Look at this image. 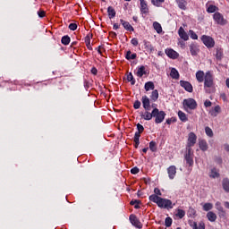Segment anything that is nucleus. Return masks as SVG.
<instances>
[{
	"instance_id": "f257e3e1",
	"label": "nucleus",
	"mask_w": 229,
	"mask_h": 229,
	"mask_svg": "<svg viewBox=\"0 0 229 229\" xmlns=\"http://www.w3.org/2000/svg\"><path fill=\"white\" fill-rule=\"evenodd\" d=\"M141 103L144 110H146L144 113H141V118L145 121H151L154 117V109L151 113L149 112L151 110V100H149L148 96H143L141 98Z\"/></svg>"
},
{
	"instance_id": "f03ea898",
	"label": "nucleus",
	"mask_w": 229,
	"mask_h": 229,
	"mask_svg": "<svg viewBox=\"0 0 229 229\" xmlns=\"http://www.w3.org/2000/svg\"><path fill=\"white\" fill-rule=\"evenodd\" d=\"M148 199L152 201V203H156L159 208H173V201H171V199H164L157 195H150Z\"/></svg>"
},
{
	"instance_id": "7ed1b4c3",
	"label": "nucleus",
	"mask_w": 229,
	"mask_h": 229,
	"mask_svg": "<svg viewBox=\"0 0 229 229\" xmlns=\"http://www.w3.org/2000/svg\"><path fill=\"white\" fill-rule=\"evenodd\" d=\"M216 87L214 84V75L212 72H207L204 77V89L207 94H212Z\"/></svg>"
},
{
	"instance_id": "20e7f679",
	"label": "nucleus",
	"mask_w": 229,
	"mask_h": 229,
	"mask_svg": "<svg viewBox=\"0 0 229 229\" xmlns=\"http://www.w3.org/2000/svg\"><path fill=\"white\" fill-rule=\"evenodd\" d=\"M183 108L186 110V112H189V110H196L198 108V103L194 98H186L182 102Z\"/></svg>"
},
{
	"instance_id": "39448f33",
	"label": "nucleus",
	"mask_w": 229,
	"mask_h": 229,
	"mask_svg": "<svg viewBox=\"0 0 229 229\" xmlns=\"http://www.w3.org/2000/svg\"><path fill=\"white\" fill-rule=\"evenodd\" d=\"M156 124H160L164 123V119H165V112L158 110V108H154V116Z\"/></svg>"
},
{
	"instance_id": "423d86ee",
	"label": "nucleus",
	"mask_w": 229,
	"mask_h": 229,
	"mask_svg": "<svg viewBox=\"0 0 229 229\" xmlns=\"http://www.w3.org/2000/svg\"><path fill=\"white\" fill-rule=\"evenodd\" d=\"M184 158L186 160V164H188L190 167L194 165V151H192V148H186V154Z\"/></svg>"
},
{
	"instance_id": "0eeeda50",
	"label": "nucleus",
	"mask_w": 229,
	"mask_h": 229,
	"mask_svg": "<svg viewBox=\"0 0 229 229\" xmlns=\"http://www.w3.org/2000/svg\"><path fill=\"white\" fill-rule=\"evenodd\" d=\"M201 41L203 42L204 46L208 48H212L214 46H216V41L210 36L203 35L201 37Z\"/></svg>"
},
{
	"instance_id": "6e6552de",
	"label": "nucleus",
	"mask_w": 229,
	"mask_h": 229,
	"mask_svg": "<svg viewBox=\"0 0 229 229\" xmlns=\"http://www.w3.org/2000/svg\"><path fill=\"white\" fill-rule=\"evenodd\" d=\"M198 140V136H196V133L194 132H190L188 134V141H187V145L186 148H193V146H195L196 142Z\"/></svg>"
},
{
	"instance_id": "1a4fd4ad",
	"label": "nucleus",
	"mask_w": 229,
	"mask_h": 229,
	"mask_svg": "<svg viewBox=\"0 0 229 229\" xmlns=\"http://www.w3.org/2000/svg\"><path fill=\"white\" fill-rule=\"evenodd\" d=\"M213 19L217 24H220L221 26H225V24H226V21H225V18L221 13H215Z\"/></svg>"
},
{
	"instance_id": "9d476101",
	"label": "nucleus",
	"mask_w": 229,
	"mask_h": 229,
	"mask_svg": "<svg viewBox=\"0 0 229 229\" xmlns=\"http://www.w3.org/2000/svg\"><path fill=\"white\" fill-rule=\"evenodd\" d=\"M165 53L168 58H172V60H176L180 55L178 52L174 51L173 48H167L165 50Z\"/></svg>"
},
{
	"instance_id": "9b49d317",
	"label": "nucleus",
	"mask_w": 229,
	"mask_h": 229,
	"mask_svg": "<svg viewBox=\"0 0 229 229\" xmlns=\"http://www.w3.org/2000/svg\"><path fill=\"white\" fill-rule=\"evenodd\" d=\"M129 219L133 226L140 229L142 228V224L140 223V221H139V218H137L135 215H131Z\"/></svg>"
},
{
	"instance_id": "f8f14e48",
	"label": "nucleus",
	"mask_w": 229,
	"mask_h": 229,
	"mask_svg": "<svg viewBox=\"0 0 229 229\" xmlns=\"http://www.w3.org/2000/svg\"><path fill=\"white\" fill-rule=\"evenodd\" d=\"M140 9L141 13H149V7H148V3L145 0H140Z\"/></svg>"
},
{
	"instance_id": "ddd939ff",
	"label": "nucleus",
	"mask_w": 229,
	"mask_h": 229,
	"mask_svg": "<svg viewBox=\"0 0 229 229\" xmlns=\"http://www.w3.org/2000/svg\"><path fill=\"white\" fill-rule=\"evenodd\" d=\"M180 85L183 89L186 90V92H192L193 90L192 84H191L189 81H180Z\"/></svg>"
},
{
	"instance_id": "4468645a",
	"label": "nucleus",
	"mask_w": 229,
	"mask_h": 229,
	"mask_svg": "<svg viewBox=\"0 0 229 229\" xmlns=\"http://www.w3.org/2000/svg\"><path fill=\"white\" fill-rule=\"evenodd\" d=\"M190 52L192 56H196L199 53V46L196 43H191L190 45Z\"/></svg>"
},
{
	"instance_id": "2eb2a0df",
	"label": "nucleus",
	"mask_w": 229,
	"mask_h": 229,
	"mask_svg": "<svg viewBox=\"0 0 229 229\" xmlns=\"http://www.w3.org/2000/svg\"><path fill=\"white\" fill-rule=\"evenodd\" d=\"M167 173L170 180H174V177L176 176V166L171 165L167 168Z\"/></svg>"
},
{
	"instance_id": "dca6fc26",
	"label": "nucleus",
	"mask_w": 229,
	"mask_h": 229,
	"mask_svg": "<svg viewBox=\"0 0 229 229\" xmlns=\"http://www.w3.org/2000/svg\"><path fill=\"white\" fill-rule=\"evenodd\" d=\"M146 74H148V72H146V66L141 65L137 68L136 76H138V78H142Z\"/></svg>"
},
{
	"instance_id": "f3484780",
	"label": "nucleus",
	"mask_w": 229,
	"mask_h": 229,
	"mask_svg": "<svg viewBox=\"0 0 229 229\" xmlns=\"http://www.w3.org/2000/svg\"><path fill=\"white\" fill-rule=\"evenodd\" d=\"M144 47H145V50L148 53H153L155 51V47H153V45H151V43L148 40H144L143 41Z\"/></svg>"
},
{
	"instance_id": "a211bd4d",
	"label": "nucleus",
	"mask_w": 229,
	"mask_h": 229,
	"mask_svg": "<svg viewBox=\"0 0 229 229\" xmlns=\"http://www.w3.org/2000/svg\"><path fill=\"white\" fill-rule=\"evenodd\" d=\"M196 80L199 81V83H203L205 80V72L203 71H198L196 72Z\"/></svg>"
},
{
	"instance_id": "6ab92c4d",
	"label": "nucleus",
	"mask_w": 229,
	"mask_h": 229,
	"mask_svg": "<svg viewBox=\"0 0 229 229\" xmlns=\"http://www.w3.org/2000/svg\"><path fill=\"white\" fill-rule=\"evenodd\" d=\"M178 35L182 40H189V35H187V32H185V30H183L182 27L179 28Z\"/></svg>"
},
{
	"instance_id": "aec40b11",
	"label": "nucleus",
	"mask_w": 229,
	"mask_h": 229,
	"mask_svg": "<svg viewBox=\"0 0 229 229\" xmlns=\"http://www.w3.org/2000/svg\"><path fill=\"white\" fill-rule=\"evenodd\" d=\"M120 22L127 31H134V29L130 22L125 21L124 20H120Z\"/></svg>"
},
{
	"instance_id": "412c9836",
	"label": "nucleus",
	"mask_w": 229,
	"mask_h": 229,
	"mask_svg": "<svg viewBox=\"0 0 229 229\" xmlns=\"http://www.w3.org/2000/svg\"><path fill=\"white\" fill-rule=\"evenodd\" d=\"M178 8L180 10H187V1L186 0H175Z\"/></svg>"
},
{
	"instance_id": "4be33fe9",
	"label": "nucleus",
	"mask_w": 229,
	"mask_h": 229,
	"mask_svg": "<svg viewBox=\"0 0 229 229\" xmlns=\"http://www.w3.org/2000/svg\"><path fill=\"white\" fill-rule=\"evenodd\" d=\"M207 217L208 219V221H210L211 223H215V221L217 219V215H216V213L209 211L207 214Z\"/></svg>"
},
{
	"instance_id": "5701e85b",
	"label": "nucleus",
	"mask_w": 229,
	"mask_h": 229,
	"mask_svg": "<svg viewBox=\"0 0 229 229\" xmlns=\"http://www.w3.org/2000/svg\"><path fill=\"white\" fill-rule=\"evenodd\" d=\"M170 76L173 78V80H180V73L175 68L171 69Z\"/></svg>"
},
{
	"instance_id": "b1692460",
	"label": "nucleus",
	"mask_w": 229,
	"mask_h": 229,
	"mask_svg": "<svg viewBox=\"0 0 229 229\" xmlns=\"http://www.w3.org/2000/svg\"><path fill=\"white\" fill-rule=\"evenodd\" d=\"M144 89L147 92H149V90H155V83H153V81H148L145 83Z\"/></svg>"
},
{
	"instance_id": "393cba45",
	"label": "nucleus",
	"mask_w": 229,
	"mask_h": 229,
	"mask_svg": "<svg viewBox=\"0 0 229 229\" xmlns=\"http://www.w3.org/2000/svg\"><path fill=\"white\" fill-rule=\"evenodd\" d=\"M215 207H216V210H218L220 216H225L226 215V212H225V209L223 208V206H221V202L217 201L215 204Z\"/></svg>"
},
{
	"instance_id": "a878e982",
	"label": "nucleus",
	"mask_w": 229,
	"mask_h": 229,
	"mask_svg": "<svg viewBox=\"0 0 229 229\" xmlns=\"http://www.w3.org/2000/svg\"><path fill=\"white\" fill-rule=\"evenodd\" d=\"M199 148L201 151H207L208 149V144L207 143V140H202L199 142Z\"/></svg>"
},
{
	"instance_id": "bb28decb",
	"label": "nucleus",
	"mask_w": 229,
	"mask_h": 229,
	"mask_svg": "<svg viewBox=\"0 0 229 229\" xmlns=\"http://www.w3.org/2000/svg\"><path fill=\"white\" fill-rule=\"evenodd\" d=\"M221 112V107L219 106H215L214 109H212L209 114L212 115V117H217V114Z\"/></svg>"
},
{
	"instance_id": "cd10ccee",
	"label": "nucleus",
	"mask_w": 229,
	"mask_h": 229,
	"mask_svg": "<svg viewBox=\"0 0 229 229\" xmlns=\"http://www.w3.org/2000/svg\"><path fill=\"white\" fill-rule=\"evenodd\" d=\"M153 28L157 31V33H162V25L158 21L153 22Z\"/></svg>"
},
{
	"instance_id": "c85d7f7f",
	"label": "nucleus",
	"mask_w": 229,
	"mask_h": 229,
	"mask_svg": "<svg viewBox=\"0 0 229 229\" xmlns=\"http://www.w3.org/2000/svg\"><path fill=\"white\" fill-rule=\"evenodd\" d=\"M178 117L182 123H187V121H189V119L187 118V114H185V113H183L182 111L178 112Z\"/></svg>"
},
{
	"instance_id": "c756f323",
	"label": "nucleus",
	"mask_w": 229,
	"mask_h": 229,
	"mask_svg": "<svg viewBox=\"0 0 229 229\" xmlns=\"http://www.w3.org/2000/svg\"><path fill=\"white\" fill-rule=\"evenodd\" d=\"M223 189L225 192H229V179L225 178L222 182Z\"/></svg>"
},
{
	"instance_id": "7c9ffc66",
	"label": "nucleus",
	"mask_w": 229,
	"mask_h": 229,
	"mask_svg": "<svg viewBox=\"0 0 229 229\" xmlns=\"http://www.w3.org/2000/svg\"><path fill=\"white\" fill-rule=\"evenodd\" d=\"M107 13H108V17L109 19H114V17H115V9H114V7L109 6L107 8Z\"/></svg>"
},
{
	"instance_id": "2f4dec72",
	"label": "nucleus",
	"mask_w": 229,
	"mask_h": 229,
	"mask_svg": "<svg viewBox=\"0 0 229 229\" xmlns=\"http://www.w3.org/2000/svg\"><path fill=\"white\" fill-rule=\"evenodd\" d=\"M210 178H219V172L216 168H212L209 173Z\"/></svg>"
},
{
	"instance_id": "473e14b6",
	"label": "nucleus",
	"mask_w": 229,
	"mask_h": 229,
	"mask_svg": "<svg viewBox=\"0 0 229 229\" xmlns=\"http://www.w3.org/2000/svg\"><path fill=\"white\" fill-rule=\"evenodd\" d=\"M125 58L127 60H135L137 58V54H131V51H127Z\"/></svg>"
},
{
	"instance_id": "72a5a7b5",
	"label": "nucleus",
	"mask_w": 229,
	"mask_h": 229,
	"mask_svg": "<svg viewBox=\"0 0 229 229\" xmlns=\"http://www.w3.org/2000/svg\"><path fill=\"white\" fill-rule=\"evenodd\" d=\"M157 99H158V90L155 89L152 91L150 95V100L155 102Z\"/></svg>"
},
{
	"instance_id": "f704fd0d",
	"label": "nucleus",
	"mask_w": 229,
	"mask_h": 229,
	"mask_svg": "<svg viewBox=\"0 0 229 229\" xmlns=\"http://www.w3.org/2000/svg\"><path fill=\"white\" fill-rule=\"evenodd\" d=\"M90 38H91L90 35L86 36L84 38V42H85L88 49L92 50V46L90 45Z\"/></svg>"
},
{
	"instance_id": "c9c22d12",
	"label": "nucleus",
	"mask_w": 229,
	"mask_h": 229,
	"mask_svg": "<svg viewBox=\"0 0 229 229\" xmlns=\"http://www.w3.org/2000/svg\"><path fill=\"white\" fill-rule=\"evenodd\" d=\"M61 42L64 44V46H69L71 43V38L69 36H64L61 39Z\"/></svg>"
},
{
	"instance_id": "e433bc0d",
	"label": "nucleus",
	"mask_w": 229,
	"mask_h": 229,
	"mask_svg": "<svg viewBox=\"0 0 229 229\" xmlns=\"http://www.w3.org/2000/svg\"><path fill=\"white\" fill-rule=\"evenodd\" d=\"M216 57L217 60H221V58H223V49L222 48H216Z\"/></svg>"
},
{
	"instance_id": "4c0bfd02",
	"label": "nucleus",
	"mask_w": 229,
	"mask_h": 229,
	"mask_svg": "<svg viewBox=\"0 0 229 229\" xmlns=\"http://www.w3.org/2000/svg\"><path fill=\"white\" fill-rule=\"evenodd\" d=\"M214 208V205L212 203H205L203 205V210L205 212H208V210H212Z\"/></svg>"
},
{
	"instance_id": "58836bf2",
	"label": "nucleus",
	"mask_w": 229,
	"mask_h": 229,
	"mask_svg": "<svg viewBox=\"0 0 229 229\" xmlns=\"http://www.w3.org/2000/svg\"><path fill=\"white\" fill-rule=\"evenodd\" d=\"M217 10H219V8H217V6L209 5L207 9V12H208V13H214L215 12H217Z\"/></svg>"
},
{
	"instance_id": "ea45409f",
	"label": "nucleus",
	"mask_w": 229,
	"mask_h": 229,
	"mask_svg": "<svg viewBox=\"0 0 229 229\" xmlns=\"http://www.w3.org/2000/svg\"><path fill=\"white\" fill-rule=\"evenodd\" d=\"M127 81H131V85H135V79L133 78V74L131 72L127 74Z\"/></svg>"
},
{
	"instance_id": "a19ab883",
	"label": "nucleus",
	"mask_w": 229,
	"mask_h": 229,
	"mask_svg": "<svg viewBox=\"0 0 229 229\" xmlns=\"http://www.w3.org/2000/svg\"><path fill=\"white\" fill-rule=\"evenodd\" d=\"M149 149H150V151H152L153 153H155V151H157V142H155V141H150V142H149Z\"/></svg>"
},
{
	"instance_id": "79ce46f5",
	"label": "nucleus",
	"mask_w": 229,
	"mask_h": 229,
	"mask_svg": "<svg viewBox=\"0 0 229 229\" xmlns=\"http://www.w3.org/2000/svg\"><path fill=\"white\" fill-rule=\"evenodd\" d=\"M176 216L179 217L180 219H182V217H185V211H183V209H178Z\"/></svg>"
},
{
	"instance_id": "37998d69",
	"label": "nucleus",
	"mask_w": 229,
	"mask_h": 229,
	"mask_svg": "<svg viewBox=\"0 0 229 229\" xmlns=\"http://www.w3.org/2000/svg\"><path fill=\"white\" fill-rule=\"evenodd\" d=\"M205 131H206V135H208V137H214V131H212V129L210 127H206Z\"/></svg>"
},
{
	"instance_id": "c03bdc74",
	"label": "nucleus",
	"mask_w": 229,
	"mask_h": 229,
	"mask_svg": "<svg viewBox=\"0 0 229 229\" xmlns=\"http://www.w3.org/2000/svg\"><path fill=\"white\" fill-rule=\"evenodd\" d=\"M165 225L166 226V228H169L171 226V225H173V218L172 217H166L165 220Z\"/></svg>"
},
{
	"instance_id": "a18cd8bd",
	"label": "nucleus",
	"mask_w": 229,
	"mask_h": 229,
	"mask_svg": "<svg viewBox=\"0 0 229 229\" xmlns=\"http://www.w3.org/2000/svg\"><path fill=\"white\" fill-rule=\"evenodd\" d=\"M165 0H151V3L154 6L159 7L162 3H164Z\"/></svg>"
},
{
	"instance_id": "49530a36",
	"label": "nucleus",
	"mask_w": 229,
	"mask_h": 229,
	"mask_svg": "<svg viewBox=\"0 0 229 229\" xmlns=\"http://www.w3.org/2000/svg\"><path fill=\"white\" fill-rule=\"evenodd\" d=\"M140 133L141 132H138V131L135 132L134 142H136L137 144H140V141L139 140L140 139Z\"/></svg>"
},
{
	"instance_id": "de8ad7c7",
	"label": "nucleus",
	"mask_w": 229,
	"mask_h": 229,
	"mask_svg": "<svg viewBox=\"0 0 229 229\" xmlns=\"http://www.w3.org/2000/svg\"><path fill=\"white\" fill-rule=\"evenodd\" d=\"M152 196H158V198H160V196H162V191H160V189L155 188Z\"/></svg>"
},
{
	"instance_id": "09e8293b",
	"label": "nucleus",
	"mask_w": 229,
	"mask_h": 229,
	"mask_svg": "<svg viewBox=\"0 0 229 229\" xmlns=\"http://www.w3.org/2000/svg\"><path fill=\"white\" fill-rule=\"evenodd\" d=\"M69 30H71L72 31H76V30H78V25L76 23H71L69 25Z\"/></svg>"
},
{
	"instance_id": "8fccbe9b",
	"label": "nucleus",
	"mask_w": 229,
	"mask_h": 229,
	"mask_svg": "<svg viewBox=\"0 0 229 229\" xmlns=\"http://www.w3.org/2000/svg\"><path fill=\"white\" fill-rule=\"evenodd\" d=\"M190 33H191V38H192L193 40H198V34L197 33H195L192 30H190Z\"/></svg>"
},
{
	"instance_id": "3c124183",
	"label": "nucleus",
	"mask_w": 229,
	"mask_h": 229,
	"mask_svg": "<svg viewBox=\"0 0 229 229\" xmlns=\"http://www.w3.org/2000/svg\"><path fill=\"white\" fill-rule=\"evenodd\" d=\"M137 130L139 133H142V131H144V126L140 123L137 124Z\"/></svg>"
},
{
	"instance_id": "603ef678",
	"label": "nucleus",
	"mask_w": 229,
	"mask_h": 229,
	"mask_svg": "<svg viewBox=\"0 0 229 229\" xmlns=\"http://www.w3.org/2000/svg\"><path fill=\"white\" fill-rule=\"evenodd\" d=\"M133 107L135 108V110H139V108H140V101L136 100L134 102Z\"/></svg>"
},
{
	"instance_id": "864d4df0",
	"label": "nucleus",
	"mask_w": 229,
	"mask_h": 229,
	"mask_svg": "<svg viewBox=\"0 0 229 229\" xmlns=\"http://www.w3.org/2000/svg\"><path fill=\"white\" fill-rule=\"evenodd\" d=\"M189 225L193 229H198V224L196 222L190 221Z\"/></svg>"
},
{
	"instance_id": "5fc2aeb1",
	"label": "nucleus",
	"mask_w": 229,
	"mask_h": 229,
	"mask_svg": "<svg viewBox=\"0 0 229 229\" xmlns=\"http://www.w3.org/2000/svg\"><path fill=\"white\" fill-rule=\"evenodd\" d=\"M131 44H132V46H139V39H137V38H133L131 40Z\"/></svg>"
},
{
	"instance_id": "6e6d98bb",
	"label": "nucleus",
	"mask_w": 229,
	"mask_h": 229,
	"mask_svg": "<svg viewBox=\"0 0 229 229\" xmlns=\"http://www.w3.org/2000/svg\"><path fill=\"white\" fill-rule=\"evenodd\" d=\"M204 106H206V108H208V106H212V102L210 100H206L204 102Z\"/></svg>"
},
{
	"instance_id": "4d7b16f0",
	"label": "nucleus",
	"mask_w": 229,
	"mask_h": 229,
	"mask_svg": "<svg viewBox=\"0 0 229 229\" xmlns=\"http://www.w3.org/2000/svg\"><path fill=\"white\" fill-rule=\"evenodd\" d=\"M131 174H139V168H138V167H133V168L131 170Z\"/></svg>"
},
{
	"instance_id": "13d9d810",
	"label": "nucleus",
	"mask_w": 229,
	"mask_h": 229,
	"mask_svg": "<svg viewBox=\"0 0 229 229\" xmlns=\"http://www.w3.org/2000/svg\"><path fill=\"white\" fill-rule=\"evenodd\" d=\"M38 17H40V18L46 17V12H44V11H38Z\"/></svg>"
},
{
	"instance_id": "bf43d9fd",
	"label": "nucleus",
	"mask_w": 229,
	"mask_h": 229,
	"mask_svg": "<svg viewBox=\"0 0 229 229\" xmlns=\"http://www.w3.org/2000/svg\"><path fill=\"white\" fill-rule=\"evenodd\" d=\"M197 229H205V223L200 222V223L199 224V226L197 227Z\"/></svg>"
},
{
	"instance_id": "052dcab7",
	"label": "nucleus",
	"mask_w": 229,
	"mask_h": 229,
	"mask_svg": "<svg viewBox=\"0 0 229 229\" xmlns=\"http://www.w3.org/2000/svg\"><path fill=\"white\" fill-rule=\"evenodd\" d=\"M91 73L94 74V75L98 74V69L96 67H93L91 69Z\"/></svg>"
},
{
	"instance_id": "680f3d73",
	"label": "nucleus",
	"mask_w": 229,
	"mask_h": 229,
	"mask_svg": "<svg viewBox=\"0 0 229 229\" xmlns=\"http://www.w3.org/2000/svg\"><path fill=\"white\" fill-rule=\"evenodd\" d=\"M139 204V200H131V205H137Z\"/></svg>"
},
{
	"instance_id": "e2e57ef3",
	"label": "nucleus",
	"mask_w": 229,
	"mask_h": 229,
	"mask_svg": "<svg viewBox=\"0 0 229 229\" xmlns=\"http://www.w3.org/2000/svg\"><path fill=\"white\" fill-rule=\"evenodd\" d=\"M113 28H114V30H119V24L114 23Z\"/></svg>"
},
{
	"instance_id": "0e129e2a",
	"label": "nucleus",
	"mask_w": 229,
	"mask_h": 229,
	"mask_svg": "<svg viewBox=\"0 0 229 229\" xmlns=\"http://www.w3.org/2000/svg\"><path fill=\"white\" fill-rule=\"evenodd\" d=\"M224 148H225V151L229 152V145L228 144L224 145Z\"/></svg>"
},
{
	"instance_id": "69168bd1",
	"label": "nucleus",
	"mask_w": 229,
	"mask_h": 229,
	"mask_svg": "<svg viewBox=\"0 0 229 229\" xmlns=\"http://www.w3.org/2000/svg\"><path fill=\"white\" fill-rule=\"evenodd\" d=\"M224 205H225V208H229V202L228 201L225 202Z\"/></svg>"
},
{
	"instance_id": "338daca9",
	"label": "nucleus",
	"mask_w": 229,
	"mask_h": 229,
	"mask_svg": "<svg viewBox=\"0 0 229 229\" xmlns=\"http://www.w3.org/2000/svg\"><path fill=\"white\" fill-rule=\"evenodd\" d=\"M148 148H143L142 149L143 153H148Z\"/></svg>"
},
{
	"instance_id": "774afa93",
	"label": "nucleus",
	"mask_w": 229,
	"mask_h": 229,
	"mask_svg": "<svg viewBox=\"0 0 229 229\" xmlns=\"http://www.w3.org/2000/svg\"><path fill=\"white\" fill-rule=\"evenodd\" d=\"M225 83H226V87L229 88V79H227V80L225 81Z\"/></svg>"
}]
</instances>
